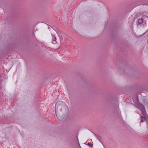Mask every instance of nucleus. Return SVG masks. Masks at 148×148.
Instances as JSON below:
<instances>
[{
    "label": "nucleus",
    "mask_w": 148,
    "mask_h": 148,
    "mask_svg": "<svg viewBox=\"0 0 148 148\" xmlns=\"http://www.w3.org/2000/svg\"><path fill=\"white\" fill-rule=\"evenodd\" d=\"M52 40L53 41H55L56 40V38L55 35L52 34Z\"/></svg>",
    "instance_id": "obj_1"
},
{
    "label": "nucleus",
    "mask_w": 148,
    "mask_h": 148,
    "mask_svg": "<svg viewBox=\"0 0 148 148\" xmlns=\"http://www.w3.org/2000/svg\"><path fill=\"white\" fill-rule=\"evenodd\" d=\"M140 106H141L142 109H144V106H143L142 105H140Z\"/></svg>",
    "instance_id": "obj_5"
},
{
    "label": "nucleus",
    "mask_w": 148,
    "mask_h": 148,
    "mask_svg": "<svg viewBox=\"0 0 148 148\" xmlns=\"http://www.w3.org/2000/svg\"><path fill=\"white\" fill-rule=\"evenodd\" d=\"M59 102H57L56 104V106L57 105H58L59 103Z\"/></svg>",
    "instance_id": "obj_6"
},
{
    "label": "nucleus",
    "mask_w": 148,
    "mask_h": 148,
    "mask_svg": "<svg viewBox=\"0 0 148 148\" xmlns=\"http://www.w3.org/2000/svg\"><path fill=\"white\" fill-rule=\"evenodd\" d=\"M145 119L144 117H142V116L141 117L140 120H141V121L143 122V121H144L145 120Z\"/></svg>",
    "instance_id": "obj_3"
},
{
    "label": "nucleus",
    "mask_w": 148,
    "mask_h": 148,
    "mask_svg": "<svg viewBox=\"0 0 148 148\" xmlns=\"http://www.w3.org/2000/svg\"><path fill=\"white\" fill-rule=\"evenodd\" d=\"M143 19H138V23L139 24H141L143 23Z\"/></svg>",
    "instance_id": "obj_2"
},
{
    "label": "nucleus",
    "mask_w": 148,
    "mask_h": 148,
    "mask_svg": "<svg viewBox=\"0 0 148 148\" xmlns=\"http://www.w3.org/2000/svg\"><path fill=\"white\" fill-rule=\"evenodd\" d=\"M55 111H56V116H57V117L58 118V117L57 116V113H56V109H55Z\"/></svg>",
    "instance_id": "obj_7"
},
{
    "label": "nucleus",
    "mask_w": 148,
    "mask_h": 148,
    "mask_svg": "<svg viewBox=\"0 0 148 148\" xmlns=\"http://www.w3.org/2000/svg\"><path fill=\"white\" fill-rule=\"evenodd\" d=\"M140 16H142L141 17L143 18H146V17L147 18V16H145V15H143V16L142 15H141Z\"/></svg>",
    "instance_id": "obj_4"
},
{
    "label": "nucleus",
    "mask_w": 148,
    "mask_h": 148,
    "mask_svg": "<svg viewBox=\"0 0 148 148\" xmlns=\"http://www.w3.org/2000/svg\"><path fill=\"white\" fill-rule=\"evenodd\" d=\"M90 144H91V143H88V144L89 145H90Z\"/></svg>",
    "instance_id": "obj_8"
}]
</instances>
